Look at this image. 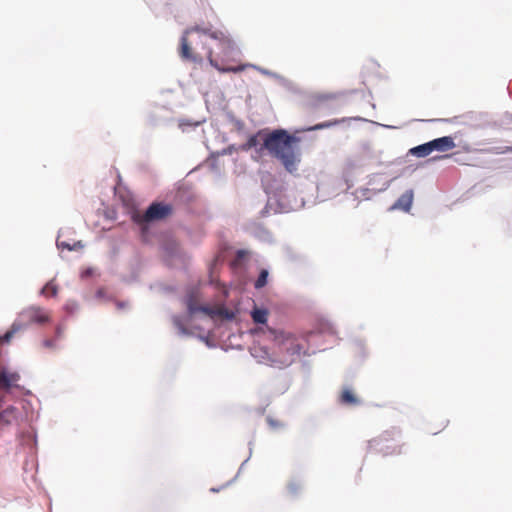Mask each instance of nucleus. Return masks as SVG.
<instances>
[{
	"label": "nucleus",
	"instance_id": "obj_15",
	"mask_svg": "<svg viewBox=\"0 0 512 512\" xmlns=\"http://www.w3.org/2000/svg\"><path fill=\"white\" fill-rule=\"evenodd\" d=\"M58 292L57 285L53 281L48 282L42 289L41 294L44 296H56Z\"/></svg>",
	"mask_w": 512,
	"mask_h": 512
},
{
	"label": "nucleus",
	"instance_id": "obj_26",
	"mask_svg": "<svg viewBox=\"0 0 512 512\" xmlns=\"http://www.w3.org/2000/svg\"><path fill=\"white\" fill-rule=\"evenodd\" d=\"M289 488L291 489V491H294L295 490V487L294 485H290Z\"/></svg>",
	"mask_w": 512,
	"mask_h": 512
},
{
	"label": "nucleus",
	"instance_id": "obj_13",
	"mask_svg": "<svg viewBox=\"0 0 512 512\" xmlns=\"http://www.w3.org/2000/svg\"><path fill=\"white\" fill-rule=\"evenodd\" d=\"M268 310L255 307L251 311V318L256 324H266L268 320Z\"/></svg>",
	"mask_w": 512,
	"mask_h": 512
},
{
	"label": "nucleus",
	"instance_id": "obj_3",
	"mask_svg": "<svg viewBox=\"0 0 512 512\" xmlns=\"http://www.w3.org/2000/svg\"><path fill=\"white\" fill-rule=\"evenodd\" d=\"M297 143L298 138L283 129L274 130L266 134L263 139V147L272 157L279 160L289 173L297 171L298 164L301 161Z\"/></svg>",
	"mask_w": 512,
	"mask_h": 512
},
{
	"label": "nucleus",
	"instance_id": "obj_9",
	"mask_svg": "<svg viewBox=\"0 0 512 512\" xmlns=\"http://www.w3.org/2000/svg\"><path fill=\"white\" fill-rule=\"evenodd\" d=\"M338 96H339V93H332V92L315 93L311 97L310 106L312 108H319L324 103L337 99Z\"/></svg>",
	"mask_w": 512,
	"mask_h": 512
},
{
	"label": "nucleus",
	"instance_id": "obj_24",
	"mask_svg": "<svg viewBox=\"0 0 512 512\" xmlns=\"http://www.w3.org/2000/svg\"><path fill=\"white\" fill-rule=\"evenodd\" d=\"M174 323H175L177 326H180V323H179L178 319H175V320H174Z\"/></svg>",
	"mask_w": 512,
	"mask_h": 512
},
{
	"label": "nucleus",
	"instance_id": "obj_23",
	"mask_svg": "<svg viewBox=\"0 0 512 512\" xmlns=\"http://www.w3.org/2000/svg\"><path fill=\"white\" fill-rule=\"evenodd\" d=\"M44 345L46 347H52L53 346V342L51 340H46V341H44Z\"/></svg>",
	"mask_w": 512,
	"mask_h": 512
},
{
	"label": "nucleus",
	"instance_id": "obj_28",
	"mask_svg": "<svg viewBox=\"0 0 512 512\" xmlns=\"http://www.w3.org/2000/svg\"><path fill=\"white\" fill-rule=\"evenodd\" d=\"M509 150L512 151V148H510Z\"/></svg>",
	"mask_w": 512,
	"mask_h": 512
},
{
	"label": "nucleus",
	"instance_id": "obj_12",
	"mask_svg": "<svg viewBox=\"0 0 512 512\" xmlns=\"http://www.w3.org/2000/svg\"><path fill=\"white\" fill-rule=\"evenodd\" d=\"M340 403L349 406H355L359 404V399L354 395L352 390L346 388L340 395Z\"/></svg>",
	"mask_w": 512,
	"mask_h": 512
},
{
	"label": "nucleus",
	"instance_id": "obj_7",
	"mask_svg": "<svg viewBox=\"0 0 512 512\" xmlns=\"http://www.w3.org/2000/svg\"><path fill=\"white\" fill-rule=\"evenodd\" d=\"M394 432L386 431L381 434L377 439L373 440L376 446H378L381 450H384V455H400L402 453V449L404 444L399 442H394L389 444V442L394 441Z\"/></svg>",
	"mask_w": 512,
	"mask_h": 512
},
{
	"label": "nucleus",
	"instance_id": "obj_16",
	"mask_svg": "<svg viewBox=\"0 0 512 512\" xmlns=\"http://www.w3.org/2000/svg\"><path fill=\"white\" fill-rule=\"evenodd\" d=\"M268 279V271L263 269L261 270L257 280L255 281V288L261 289L267 284Z\"/></svg>",
	"mask_w": 512,
	"mask_h": 512
},
{
	"label": "nucleus",
	"instance_id": "obj_10",
	"mask_svg": "<svg viewBox=\"0 0 512 512\" xmlns=\"http://www.w3.org/2000/svg\"><path fill=\"white\" fill-rule=\"evenodd\" d=\"M413 203V191L407 190L405 193H403L398 200L393 205L394 209H401L405 212H408L412 206Z\"/></svg>",
	"mask_w": 512,
	"mask_h": 512
},
{
	"label": "nucleus",
	"instance_id": "obj_6",
	"mask_svg": "<svg viewBox=\"0 0 512 512\" xmlns=\"http://www.w3.org/2000/svg\"><path fill=\"white\" fill-rule=\"evenodd\" d=\"M189 315L192 317L197 313H203L210 317L223 315V309L213 308L200 304V297L197 292H191L187 295L185 300Z\"/></svg>",
	"mask_w": 512,
	"mask_h": 512
},
{
	"label": "nucleus",
	"instance_id": "obj_21",
	"mask_svg": "<svg viewBox=\"0 0 512 512\" xmlns=\"http://www.w3.org/2000/svg\"><path fill=\"white\" fill-rule=\"evenodd\" d=\"M20 330H21V329H15V322H14V323L12 324V326H11L10 330H9V331H7V332L5 333V335H4V340L8 342V341L13 337V335H14L16 332L20 331Z\"/></svg>",
	"mask_w": 512,
	"mask_h": 512
},
{
	"label": "nucleus",
	"instance_id": "obj_18",
	"mask_svg": "<svg viewBox=\"0 0 512 512\" xmlns=\"http://www.w3.org/2000/svg\"><path fill=\"white\" fill-rule=\"evenodd\" d=\"M57 245H58L59 248L67 249L69 251L83 247L81 242H77L74 245H70L69 243L64 242V241H58Z\"/></svg>",
	"mask_w": 512,
	"mask_h": 512
},
{
	"label": "nucleus",
	"instance_id": "obj_27",
	"mask_svg": "<svg viewBox=\"0 0 512 512\" xmlns=\"http://www.w3.org/2000/svg\"><path fill=\"white\" fill-rule=\"evenodd\" d=\"M211 491H213V492H217L218 490H217V489H215V488H212V489H211Z\"/></svg>",
	"mask_w": 512,
	"mask_h": 512
},
{
	"label": "nucleus",
	"instance_id": "obj_25",
	"mask_svg": "<svg viewBox=\"0 0 512 512\" xmlns=\"http://www.w3.org/2000/svg\"><path fill=\"white\" fill-rule=\"evenodd\" d=\"M60 333H61V329H60V327H58L57 328V335H60Z\"/></svg>",
	"mask_w": 512,
	"mask_h": 512
},
{
	"label": "nucleus",
	"instance_id": "obj_4",
	"mask_svg": "<svg viewBox=\"0 0 512 512\" xmlns=\"http://www.w3.org/2000/svg\"><path fill=\"white\" fill-rule=\"evenodd\" d=\"M173 213V206L163 202L152 203L144 213L135 212L132 219L138 225H144L154 221L168 218Z\"/></svg>",
	"mask_w": 512,
	"mask_h": 512
},
{
	"label": "nucleus",
	"instance_id": "obj_17",
	"mask_svg": "<svg viewBox=\"0 0 512 512\" xmlns=\"http://www.w3.org/2000/svg\"><path fill=\"white\" fill-rule=\"evenodd\" d=\"M261 133L259 132L258 134L256 135H252L249 137V139L247 140V142L244 144L243 146V149L244 150H249L251 148H254L258 145L259 141H258V136L260 135Z\"/></svg>",
	"mask_w": 512,
	"mask_h": 512
},
{
	"label": "nucleus",
	"instance_id": "obj_20",
	"mask_svg": "<svg viewBox=\"0 0 512 512\" xmlns=\"http://www.w3.org/2000/svg\"><path fill=\"white\" fill-rule=\"evenodd\" d=\"M334 124H336V121L335 122H324V123L317 124L313 127L307 128L306 131L320 130V129L328 128Z\"/></svg>",
	"mask_w": 512,
	"mask_h": 512
},
{
	"label": "nucleus",
	"instance_id": "obj_8",
	"mask_svg": "<svg viewBox=\"0 0 512 512\" xmlns=\"http://www.w3.org/2000/svg\"><path fill=\"white\" fill-rule=\"evenodd\" d=\"M431 150L433 151H440V152H446L453 148H455V142L454 139L450 136H444L437 139H434L432 141H429Z\"/></svg>",
	"mask_w": 512,
	"mask_h": 512
},
{
	"label": "nucleus",
	"instance_id": "obj_19",
	"mask_svg": "<svg viewBox=\"0 0 512 512\" xmlns=\"http://www.w3.org/2000/svg\"><path fill=\"white\" fill-rule=\"evenodd\" d=\"M268 326L266 327H256L254 329H251L250 330V333L254 336H260V335H264V336H267V339L269 340V332H268Z\"/></svg>",
	"mask_w": 512,
	"mask_h": 512
},
{
	"label": "nucleus",
	"instance_id": "obj_1",
	"mask_svg": "<svg viewBox=\"0 0 512 512\" xmlns=\"http://www.w3.org/2000/svg\"><path fill=\"white\" fill-rule=\"evenodd\" d=\"M202 36H208L211 39L219 41L224 49H231L233 46L232 40L224 31L213 29L211 24H196L187 28L181 37L179 53L183 60L200 63L203 58L199 50H205L207 52V58L210 65L221 73H238L244 71L250 66L249 64L228 67L219 65V63L213 58L212 49L207 48L203 43Z\"/></svg>",
	"mask_w": 512,
	"mask_h": 512
},
{
	"label": "nucleus",
	"instance_id": "obj_22",
	"mask_svg": "<svg viewBox=\"0 0 512 512\" xmlns=\"http://www.w3.org/2000/svg\"><path fill=\"white\" fill-rule=\"evenodd\" d=\"M267 422H268V424H269L272 428H278V427H281V426H282V424H281L279 421L274 420V419H272V418H270V417H269V418H267Z\"/></svg>",
	"mask_w": 512,
	"mask_h": 512
},
{
	"label": "nucleus",
	"instance_id": "obj_5",
	"mask_svg": "<svg viewBox=\"0 0 512 512\" xmlns=\"http://www.w3.org/2000/svg\"><path fill=\"white\" fill-rule=\"evenodd\" d=\"M50 312L40 306H29L23 309L15 320V329H25L32 324L43 325L50 322Z\"/></svg>",
	"mask_w": 512,
	"mask_h": 512
},
{
	"label": "nucleus",
	"instance_id": "obj_14",
	"mask_svg": "<svg viewBox=\"0 0 512 512\" xmlns=\"http://www.w3.org/2000/svg\"><path fill=\"white\" fill-rule=\"evenodd\" d=\"M410 153L417 157H426L432 153L430 143H424L422 145L416 146L410 149Z\"/></svg>",
	"mask_w": 512,
	"mask_h": 512
},
{
	"label": "nucleus",
	"instance_id": "obj_11",
	"mask_svg": "<svg viewBox=\"0 0 512 512\" xmlns=\"http://www.w3.org/2000/svg\"><path fill=\"white\" fill-rule=\"evenodd\" d=\"M18 380L19 375L17 373L0 371V388L9 389Z\"/></svg>",
	"mask_w": 512,
	"mask_h": 512
},
{
	"label": "nucleus",
	"instance_id": "obj_2",
	"mask_svg": "<svg viewBox=\"0 0 512 512\" xmlns=\"http://www.w3.org/2000/svg\"><path fill=\"white\" fill-rule=\"evenodd\" d=\"M269 340L274 343L273 365L283 368L294 363L306 352L307 339L290 331L268 328Z\"/></svg>",
	"mask_w": 512,
	"mask_h": 512
}]
</instances>
